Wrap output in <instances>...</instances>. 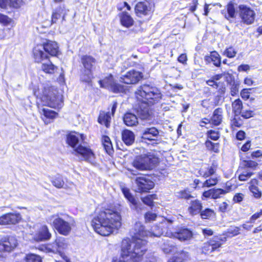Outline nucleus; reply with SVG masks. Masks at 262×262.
Listing matches in <instances>:
<instances>
[{
    "label": "nucleus",
    "instance_id": "nucleus-1",
    "mask_svg": "<svg viewBox=\"0 0 262 262\" xmlns=\"http://www.w3.org/2000/svg\"><path fill=\"white\" fill-rule=\"evenodd\" d=\"M159 163L158 158L155 155L148 153L136 156L132 162V166L136 170L127 168L126 174L128 178L134 180L137 186L138 192H146L154 187L152 181L144 177H138L137 170H150L155 168Z\"/></svg>",
    "mask_w": 262,
    "mask_h": 262
},
{
    "label": "nucleus",
    "instance_id": "nucleus-2",
    "mask_svg": "<svg viewBox=\"0 0 262 262\" xmlns=\"http://www.w3.org/2000/svg\"><path fill=\"white\" fill-rule=\"evenodd\" d=\"M91 225L97 233L102 236H108L121 226V216L117 211L106 209L96 215Z\"/></svg>",
    "mask_w": 262,
    "mask_h": 262
},
{
    "label": "nucleus",
    "instance_id": "nucleus-3",
    "mask_svg": "<svg viewBox=\"0 0 262 262\" xmlns=\"http://www.w3.org/2000/svg\"><path fill=\"white\" fill-rule=\"evenodd\" d=\"M137 98L140 101L135 110L141 119H147L149 116V104H153L161 99V94L156 87L144 84L136 92Z\"/></svg>",
    "mask_w": 262,
    "mask_h": 262
},
{
    "label": "nucleus",
    "instance_id": "nucleus-4",
    "mask_svg": "<svg viewBox=\"0 0 262 262\" xmlns=\"http://www.w3.org/2000/svg\"><path fill=\"white\" fill-rule=\"evenodd\" d=\"M146 241L138 240L132 246L128 239H124L122 241L123 254L130 255L133 262H155V258L151 253L143 257L146 251Z\"/></svg>",
    "mask_w": 262,
    "mask_h": 262
},
{
    "label": "nucleus",
    "instance_id": "nucleus-5",
    "mask_svg": "<svg viewBox=\"0 0 262 262\" xmlns=\"http://www.w3.org/2000/svg\"><path fill=\"white\" fill-rule=\"evenodd\" d=\"M84 140L83 135L78 133H71L67 136L66 142L76 152L81 155L84 160L93 163L95 159V155L92 149L82 144ZM84 144V143H83Z\"/></svg>",
    "mask_w": 262,
    "mask_h": 262
},
{
    "label": "nucleus",
    "instance_id": "nucleus-6",
    "mask_svg": "<svg viewBox=\"0 0 262 262\" xmlns=\"http://www.w3.org/2000/svg\"><path fill=\"white\" fill-rule=\"evenodd\" d=\"M167 222L164 221L160 223V226H156L151 228V231L145 230L144 227L141 222H136L130 230V235L133 241L132 242L129 238V243L132 246L134 245L138 240L146 241L143 238L147 236H160L164 232V228L166 227Z\"/></svg>",
    "mask_w": 262,
    "mask_h": 262
},
{
    "label": "nucleus",
    "instance_id": "nucleus-7",
    "mask_svg": "<svg viewBox=\"0 0 262 262\" xmlns=\"http://www.w3.org/2000/svg\"><path fill=\"white\" fill-rule=\"evenodd\" d=\"M47 221L63 235H69L75 224L73 217L67 214L52 215L48 218Z\"/></svg>",
    "mask_w": 262,
    "mask_h": 262
},
{
    "label": "nucleus",
    "instance_id": "nucleus-8",
    "mask_svg": "<svg viewBox=\"0 0 262 262\" xmlns=\"http://www.w3.org/2000/svg\"><path fill=\"white\" fill-rule=\"evenodd\" d=\"M41 99L44 102L43 105L51 107H60L62 104L60 96L57 95L56 90H54L53 88L45 90Z\"/></svg>",
    "mask_w": 262,
    "mask_h": 262
},
{
    "label": "nucleus",
    "instance_id": "nucleus-9",
    "mask_svg": "<svg viewBox=\"0 0 262 262\" xmlns=\"http://www.w3.org/2000/svg\"><path fill=\"white\" fill-rule=\"evenodd\" d=\"M239 9V17L242 22L247 25L252 24L255 18V13L254 10L244 5H240Z\"/></svg>",
    "mask_w": 262,
    "mask_h": 262
},
{
    "label": "nucleus",
    "instance_id": "nucleus-10",
    "mask_svg": "<svg viewBox=\"0 0 262 262\" xmlns=\"http://www.w3.org/2000/svg\"><path fill=\"white\" fill-rule=\"evenodd\" d=\"M143 77V73L135 70L127 72L120 78V81L128 84H134L138 83Z\"/></svg>",
    "mask_w": 262,
    "mask_h": 262
},
{
    "label": "nucleus",
    "instance_id": "nucleus-11",
    "mask_svg": "<svg viewBox=\"0 0 262 262\" xmlns=\"http://www.w3.org/2000/svg\"><path fill=\"white\" fill-rule=\"evenodd\" d=\"M101 87L108 89L114 93H119L124 90L123 86L116 83L112 75L105 78L104 79L99 80Z\"/></svg>",
    "mask_w": 262,
    "mask_h": 262
},
{
    "label": "nucleus",
    "instance_id": "nucleus-12",
    "mask_svg": "<svg viewBox=\"0 0 262 262\" xmlns=\"http://www.w3.org/2000/svg\"><path fill=\"white\" fill-rule=\"evenodd\" d=\"M17 245V242L14 236L5 237L0 241V252H11Z\"/></svg>",
    "mask_w": 262,
    "mask_h": 262
},
{
    "label": "nucleus",
    "instance_id": "nucleus-13",
    "mask_svg": "<svg viewBox=\"0 0 262 262\" xmlns=\"http://www.w3.org/2000/svg\"><path fill=\"white\" fill-rule=\"evenodd\" d=\"M135 11L138 17L149 15L151 12V4L147 1L138 2L135 6Z\"/></svg>",
    "mask_w": 262,
    "mask_h": 262
},
{
    "label": "nucleus",
    "instance_id": "nucleus-14",
    "mask_svg": "<svg viewBox=\"0 0 262 262\" xmlns=\"http://www.w3.org/2000/svg\"><path fill=\"white\" fill-rule=\"evenodd\" d=\"M21 220L19 213H8L0 216V225H15Z\"/></svg>",
    "mask_w": 262,
    "mask_h": 262
},
{
    "label": "nucleus",
    "instance_id": "nucleus-15",
    "mask_svg": "<svg viewBox=\"0 0 262 262\" xmlns=\"http://www.w3.org/2000/svg\"><path fill=\"white\" fill-rule=\"evenodd\" d=\"M42 48L47 54L52 56H57L59 52L58 45L55 41H48L43 43Z\"/></svg>",
    "mask_w": 262,
    "mask_h": 262
},
{
    "label": "nucleus",
    "instance_id": "nucleus-16",
    "mask_svg": "<svg viewBox=\"0 0 262 262\" xmlns=\"http://www.w3.org/2000/svg\"><path fill=\"white\" fill-rule=\"evenodd\" d=\"M42 46H37L33 49V56L35 61L36 62H42L49 59V56L44 52Z\"/></svg>",
    "mask_w": 262,
    "mask_h": 262
},
{
    "label": "nucleus",
    "instance_id": "nucleus-17",
    "mask_svg": "<svg viewBox=\"0 0 262 262\" xmlns=\"http://www.w3.org/2000/svg\"><path fill=\"white\" fill-rule=\"evenodd\" d=\"M51 237L47 226H42L34 235V239L37 241H42L49 239Z\"/></svg>",
    "mask_w": 262,
    "mask_h": 262
},
{
    "label": "nucleus",
    "instance_id": "nucleus-18",
    "mask_svg": "<svg viewBox=\"0 0 262 262\" xmlns=\"http://www.w3.org/2000/svg\"><path fill=\"white\" fill-rule=\"evenodd\" d=\"M202 204L198 200L191 201L190 206L188 208V211L191 215H195L200 213L202 209Z\"/></svg>",
    "mask_w": 262,
    "mask_h": 262
},
{
    "label": "nucleus",
    "instance_id": "nucleus-19",
    "mask_svg": "<svg viewBox=\"0 0 262 262\" xmlns=\"http://www.w3.org/2000/svg\"><path fill=\"white\" fill-rule=\"evenodd\" d=\"M159 134V130L155 127L146 128L142 132L141 138L149 140H154L153 138L157 137Z\"/></svg>",
    "mask_w": 262,
    "mask_h": 262
},
{
    "label": "nucleus",
    "instance_id": "nucleus-20",
    "mask_svg": "<svg viewBox=\"0 0 262 262\" xmlns=\"http://www.w3.org/2000/svg\"><path fill=\"white\" fill-rule=\"evenodd\" d=\"M39 111L40 114L43 116L42 119L46 124L50 122L48 119H53L57 114L55 112L46 107H39Z\"/></svg>",
    "mask_w": 262,
    "mask_h": 262
},
{
    "label": "nucleus",
    "instance_id": "nucleus-21",
    "mask_svg": "<svg viewBox=\"0 0 262 262\" xmlns=\"http://www.w3.org/2000/svg\"><path fill=\"white\" fill-rule=\"evenodd\" d=\"M192 236V232L187 228L181 229L174 234V237L181 241L189 240Z\"/></svg>",
    "mask_w": 262,
    "mask_h": 262
},
{
    "label": "nucleus",
    "instance_id": "nucleus-22",
    "mask_svg": "<svg viewBox=\"0 0 262 262\" xmlns=\"http://www.w3.org/2000/svg\"><path fill=\"white\" fill-rule=\"evenodd\" d=\"M123 121L125 124L128 126H135L138 124L137 117L131 113H126L123 117Z\"/></svg>",
    "mask_w": 262,
    "mask_h": 262
},
{
    "label": "nucleus",
    "instance_id": "nucleus-23",
    "mask_svg": "<svg viewBox=\"0 0 262 262\" xmlns=\"http://www.w3.org/2000/svg\"><path fill=\"white\" fill-rule=\"evenodd\" d=\"M135 135L129 130L125 129L122 133V139L123 142L127 145H132L135 141Z\"/></svg>",
    "mask_w": 262,
    "mask_h": 262
},
{
    "label": "nucleus",
    "instance_id": "nucleus-24",
    "mask_svg": "<svg viewBox=\"0 0 262 262\" xmlns=\"http://www.w3.org/2000/svg\"><path fill=\"white\" fill-rule=\"evenodd\" d=\"M226 10H223L222 11V14L224 17L228 20H230V18H234L235 14V10L234 4L232 2H230L226 6Z\"/></svg>",
    "mask_w": 262,
    "mask_h": 262
},
{
    "label": "nucleus",
    "instance_id": "nucleus-25",
    "mask_svg": "<svg viewBox=\"0 0 262 262\" xmlns=\"http://www.w3.org/2000/svg\"><path fill=\"white\" fill-rule=\"evenodd\" d=\"M216 170V165L212 164L210 166L204 167L201 168L199 172L203 177L206 178L213 175Z\"/></svg>",
    "mask_w": 262,
    "mask_h": 262
},
{
    "label": "nucleus",
    "instance_id": "nucleus-26",
    "mask_svg": "<svg viewBox=\"0 0 262 262\" xmlns=\"http://www.w3.org/2000/svg\"><path fill=\"white\" fill-rule=\"evenodd\" d=\"M81 62L85 69L92 71L96 63V60L91 56L85 55L81 58Z\"/></svg>",
    "mask_w": 262,
    "mask_h": 262
},
{
    "label": "nucleus",
    "instance_id": "nucleus-27",
    "mask_svg": "<svg viewBox=\"0 0 262 262\" xmlns=\"http://www.w3.org/2000/svg\"><path fill=\"white\" fill-rule=\"evenodd\" d=\"M223 111L222 108H217L214 111L211 119L213 124L219 125L221 123L223 119Z\"/></svg>",
    "mask_w": 262,
    "mask_h": 262
},
{
    "label": "nucleus",
    "instance_id": "nucleus-28",
    "mask_svg": "<svg viewBox=\"0 0 262 262\" xmlns=\"http://www.w3.org/2000/svg\"><path fill=\"white\" fill-rule=\"evenodd\" d=\"M120 21L122 25L127 28L133 26L134 20L127 12H122L120 15Z\"/></svg>",
    "mask_w": 262,
    "mask_h": 262
},
{
    "label": "nucleus",
    "instance_id": "nucleus-29",
    "mask_svg": "<svg viewBox=\"0 0 262 262\" xmlns=\"http://www.w3.org/2000/svg\"><path fill=\"white\" fill-rule=\"evenodd\" d=\"M111 120V117L109 112H101L100 113L98 119V121L100 124H103L108 128L110 126Z\"/></svg>",
    "mask_w": 262,
    "mask_h": 262
},
{
    "label": "nucleus",
    "instance_id": "nucleus-30",
    "mask_svg": "<svg viewBox=\"0 0 262 262\" xmlns=\"http://www.w3.org/2000/svg\"><path fill=\"white\" fill-rule=\"evenodd\" d=\"M205 60L207 62L212 61L213 64L217 67L221 66V57L220 55L215 51L211 53L210 56L205 57Z\"/></svg>",
    "mask_w": 262,
    "mask_h": 262
},
{
    "label": "nucleus",
    "instance_id": "nucleus-31",
    "mask_svg": "<svg viewBox=\"0 0 262 262\" xmlns=\"http://www.w3.org/2000/svg\"><path fill=\"white\" fill-rule=\"evenodd\" d=\"M41 68L42 71L49 74L54 73L56 68L49 59L41 62Z\"/></svg>",
    "mask_w": 262,
    "mask_h": 262
},
{
    "label": "nucleus",
    "instance_id": "nucleus-32",
    "mask_svg": "<svg viewBox=\"0 0 262 262\" xmlns=\"http://www.w3.org/2000/svg\"><path fill=\"white\" fill-rule=\"evenodd\" d=\"M122 192L123 193L125 198L128 201L133 205L135 208L137 207V201L134 196L130 193L129 189L126 187L122 188Z\"/></svg>",
    "mask_w": 262,
    "mask_h": 262
},
{
    "label": "nucleus",
    "instance_id": "nucleus-33",
    "mask_svg": "<svg viewBox=\"0 0 262 262\" xmlns=\"http://www.w3.org/2000/svg\"><path fill=\"white\" fill-rule=\"evenodd\" d=\"M226 241V237H221L217 236L213 237L212 239L209 240V242L211 244L212 249H213L214 251L221 246L223 242H225Z\"/></svg>",
    "mask_w": 262,
    "mask_h": 262
},
{
    "label": "nucleus",
    "instance_id": "nucleus-34",
    "mask_svg": "<svg viewBox=\"0 0 262 262\" xmlns=\"http://www.w3.org/2000/svg\"><path fill=\"white\" fill-rule=\"evenodd\" d=\"M200 214L202 219H210L213 217L215 213L213 209L206 208L203 210H201Z\"/></svg>",
    "mask_w": 262,
    "mask_h": 262
},
{
    "label": "nucleus",
    "instance_id": "nucleus-35",
    "mask_svg": "<svg viewBox=\"0 0 262 262\" xmlns=\"http://www.w3.org/2000/svg\"><path fill=\"white\" fill-rule=\"evenodd\" d=\"M233 111L235 115H240L243 108V103L239 99L234 100L232 104Z\"/></svg>",
    "mask_w": 262,
    "mask_h": 262
},
{
    "label": "nucleus",
    "instance_id": "nucleus-36",
    "mask_svg": "<svg viewBox=\"0 0 262 262\" xmlns=\"http://www.w3.org/2000/svg\"><path fill=\"white\" fill-rule=\"evenodd\" d=\"M102 142L106 152L111 155L113 152V147L110 138L107 136H104Z\"/></svg>",
    "mask_w": 262,
    "mask_h": 262
},
{
    "label": "nucleus",
    "instance_id": "nucleus-37",
    "mask_svg": "<svg viewBox=\"0 0 262 262\" xmlns=\"http://www.w3.org/2000/svg\"><path fill=\"white\" fill-rule=\"evenodd\" d=\"M52 184L58 188L63 187L64 182L61 176L57 174L51 181Z\"/></svg>",
    "mask_w": 262,
    "mask_h": 262
},
{
    "label": "nucleus",
    "instance_id": "nucleus-38",
    "mask_svg": "<svg viewBox=\"0 0 262 262\" xmlns=\"http://www.w3.org/2000/svg\"><path fill=\"white\" fill-rule=\"evenodd\" d=\"M240 228L237 227H231L224 233L226 237H232L239 234Z\"/></svg>",
    "mask_w": 262,
    "mask_h": 262
},
{
    "label": "nucleus",
    "instance_id": "nucleus-39",
    "mask_svg": "<svg viewBox=\"0 0 262 262\" xmlns=\"http://www.w3.org/2000/svg\"><path fill=\"white\" fill-rule=\"evenodd\" d=\"M163 244L161 245V249L165 253H169L174 250V246L170 243V241L163 240Z\"/></svg>",
    "mask_w": 262,
    "mask_h": 262
},
{
    "label": "nucleus",
    "instance_id": "nucleus-40",
    "mask_svg": "<svg viewBox=\"0 0 262 262\" xmlns=\"http://www.w3.org/2000/svg\"><path fill=\"white\" fill-rule=\"evenodd\" d=\"M176 196L179 199H184L185 200H189L193 198L190 192L187 190H181L176 193Z\"/></svg>",
    "mask_w": 262,
    "mask_h": 262
},
{
    "label": "nucleus",
    "instance_id": "nucleus-41",
    "mask_svg": "<svg viewBox=\"0 0 262 262\" xmlns=\"http://www.w3.org/2000/svg\"><path fill=\"white\" fill-rule=\"evenodd\" d=\"M239 115H235L234 118L231 120V125L232 128L235 127H240L243 125V121Z\"/></svg>",
    "mask_w": 262,
    "mask_h": 262
},
{
    "label": "nucleus",
    "instance_id": "nucleus-42",
    "mask_svg": "<svg viewBox=\"0 0 262 262\" xmlns=\"http://www.w3.org/2000/svg\"><path fill=\"white\" fill-rule=\"evenodd\" d=\"M217 182L218 179L216 177L210 178L202 183V188L210 187L214 186L217 183Z\"/></svg>",
    "mask_w": 262,
    "mask_h": 262
},
{
    "label": "nucleus",
    "instance_id": "nucleus-43",
    "mask_svg": "<svg viewBox=\"0 0 262 262\" xmlns=\"http://www.w3.org/2000/svg\"><path fill=\"white\" fill-rule=\"evenodd\" d=\"M92 71L85 69L81 75L80 78L82 81L89 83L92 79Z\"/></svg>",
    "mask_w": 262,
    "mask_h": 262
},
{
    "label": "nucleus",
    "instance_id": "nucleus-44",
    "mask_svg": "<svg viewBox=\"0 0 262 262\" xmlns=\"http://www.w3.org/2000/svg\"><path fill=\"white\" fill-rule=\"evenodd\" d=\"M227 192V190L222 189H213L212 199H216L220 198Z\"/></svg>",
    "mask_w": 262,
    "mask_h": 262
},
{
    "label": "nucleus",
    "instance_id": "nucleus-45",
    "mask_svg": "<svg viewBox=\"0 0 262 262\" xmlns=\"http://www.w3.org/2000/svg\"><path fill=\"white\" fill-rule=\"evenodd\" d=\"M23 4V0H9L8 7L17 9L20 8Z\"/></svg>",
    "mask_w": 262,
    "mask_h": 262
},
{
    "label": "nucleus",
    "instance_id": "nucleus-46",
    "mask_svg": "<svg viewBox=\"0 0 262 262\" xmlns=\"http://www.w3.org/2000/svg\"><path fill=\"white\" fill-rule=\"evenodd\" d=\"M249 190L255 198H260L261 197V192L257 186L254 185H251L249 186Z\"/></svg>",
    "mask_w": 262,
    "mask_h": 262
},
{
    "label": "nucleus",
    "instance_id": "nucleus-47",
    "mask_svg": "<svg viewBox=\"0 0 262 262\" xmlns=\"http://www.w3.org/2000/svg\"><path fill=\"white\" fill-rule=\"evenodd\" d=\"M237 52L232 47L227 48L223 53V55L228 58H233L236 54Z\"/></svg>",
    "mask_w": 262,
    "mask_h": 262
},
{
    "label": "nucleus",
    "instance_id": "nucleus-48",
    "mask_svg": "<svg viewBox=\"0 0 262 262\" xmlns=\"http://www.w3.org/2000/svg\"><path fill=\"white\" fill-rule=\"evenodd\" d=\"M26 259L27 262H42L40 256L33 254L27 255Z\"/></svg>",
    "mask_w": 262,
    "mask_h": 262
},
{
    "label": "nucleus",
    "instance_id": "nucleus-49",
    "mask_svg": "<svg viewBox=\"0 0 262 262\" xmlns=\"http://www.w3.org/2000/svg\"><path fill=\"white\" fill-rule=\"evenodd\" d=\"M156 195H149L146 197H144L142 199L143 202L149 206H151L153 205V200L156 199Z\"/></svg>",
    "mask_w": 262,
    "mask_h": 262
},
{
    "label": "nucleus",
    "instance_id": "nucleus-50",
    "mask_svg": "<svg viewBox=\"0 0 262 262\" xmlns=\"http://www.w3.org/2000/svg\"><path fill=\"white\" fill-rule=\"evenodd\" d=\"M64 241L63 239H58L55 241L53 247H55L57 251H60L61 249L65 248L66 245L63 242Z\"/></svg>",
    "mask_w": 262,
    "mask_h": 262
},
{
    "label": "nucleus",
    "instance_id": "nucleus-51",
    "mask_svg": "<svg viewBox=\"0 0 262 262\" xmlns=\"http://www.w3.org/2000/svg\"><path fill=\"white\" fill-rule=\"evenodd\" d=\"M130 258V255H124L122 251V244H121V255L119 258H117L113 260V262H128Z\"/></svg>",
    "mask_w": 262,
    "mask_h": 262
},
{
    "label": "nucleus",
    "instance_id": "nucleus-52",
    "mask_svg": "<svg viewBox=\"0 0 262 262\" xmlns=\"http://www.w3.org/2000/svg\"><path fill=\"white\" fill-rule=\"evenodd\" d=\"M207 136L209 138L214 141L217 140L220 137L219 132L213 130L208 131Z\"/></svg>",
    "mask_w": 262,
    "mask_h": 262
},
{
    "label": "nucleus",
    "instance_id": "nucleus-53",
    "mask_svg": "<svg viewBox=\"0 0 262 262\" xmlns=\"http://www.w3.org/2000/svg\"><path fill=\"white\" fill-rule=\"evenodd\" d=\"M252 172L248 171H244L241 173L238 177V179L240 181H246L252 175Z\"/></svg>",
    "mask_w": 262,
    "mask_h": 262
},
{
    "label": "nucleus",
    "instance_id": "nucleus-54",
    "mask_svg": "<svg viewBox=\"0 0 262 262\" xmlns=\"http://www.w3.org/2000/svg\"><path fill=\"white\" fill-rule=\"evenodd\" d=\"M174 256L177 257V258H181L182 260V262H183L188 257L189 254L186 252H185L184 251H181L177 253Z\"/></svg>",
    "mask_w": 262,
    "mask_h": 262
},
{
    "label": "nucleus",
    "instance_id": "nucleus-55",
    "mask_svg": "<svg viewBox=\"0 0 262 262\" xmlns=\"http://www.w3.org/2000/svg\"><path fill=\"white\" fill-rule=\"evenodd\" d=\"M144 217L146 222H150L154 221L156 220L157 217V215L154 213L148 212L145 214Z\"/></svg>",
    "mask_w": 262,
    "mask_h": 262
},
{
    "label": "nucleus",
    "instance_id": "nucleus-56",
    "mask_svg": "<svg viewBox=\"0 0 262 262\" xmlns=\"http://www.w3.org/2000/svg\"><path fill=\"white\" fill-rule=\"evenodd\" d=\"M12 21V19L7 15L0 13V23L4 25L10 24Z\"/></svg>",
    "mask_w": 262,
    "mask_h": 262
},
{
    "label": "nucleus",
    "instance_id": "nucleus-57",
    "mask_svg": "<svg viewBox=\"0 0 262 262\" xmlns=\"http://www.w3.org/2000/svg\"><path fill=\"white\" fill-rule=\"evenodd\" d=\"M213 250L212 249V247H211V244L210 242L209 241L207 243L204 244V246L203 247V252L206 254L208 253H211L213 252Z\"/></svg>",
    "mask_w": 262,
    "mask_h": 262
},
{
    "label": "nucleus",
    "instance_id": "nucleus-58",
    "mask_svg": "<svg viewBox=\"0 0 262 262\" xmlns=\"http://www.w3.org/2000/svg\"><path fill=\"white\" fill-rule=\"evenodd\" d=\"M241 116L243 118L245 119H248L251 117L253 116L254 113L252 111H243V112L241 111Z\"/></svg>",
    "mask_w": 262,
    "mask_h": 262
},
{
    "label": "nucleus",
    "instance_id": "nucleus-59",
    "mask_svg": "<svg viewBox=\"0 0 262 262\" xmlns=\"http://www.w3.org/2000/svg\"><path fill=\"white\" fill-rule=\"evenodd\" d=\"M55 11L60 13L61 14H63L62 19H64L66 15V7L64 4L59 6L55 10Z\"/></svg>",
    "mask_w": 262,
    "mask_h": 262
},
{
    "label": "nucleus",
    "instance_id": "nucleus-60",
    "mask_svg": "<svg viewBox=\"0 0 262 262\" xmlns=\"http://www.w3.org/2000/svg\"><path fill=\"white\" fill-rule=\"evenodd\" d=\"M245 166L249 168H255L258 165L256 162L251 160L245 161Z\"/></svg>",
    "mask_w": 262,
    "mask_h": 262
},
{
    "label": "nucleus",
    "instance_id": "nucleus-61",
    "mask_svg": "<svg viewBox=\"0 0 262 262\" xmlns=\"http://www.w3.org/2000/svg\"><path fill=\"white\" fill-rule=\"evenodd\" d=\"M61 15L60 13L55 11L52 14V23H56V21L61 17Z\"/></svg>",
    "mask_w": 262,
    "mask_h": 262
},
{
    "label": "nucleus",
    "instance_id": "nucleus-62",
    "mask_svg": "<svg viewBox=\"0 0 262 262\" xmlns=\"http://www.w3.org/2000/svg\"><path fill=\"white\" fill-rule=\"evenodd\" d=\"M206 83L208 85L212 86L215 89H217L219 87V83L216 81L213 80V79L212 78L211 79L207 80L206 81Z\"/></svg>",
    "mask_w": 262,
    "mask_h": 262
},
{
    "label": "nucleus",
    "instance_id": "nucleus-63",
    "mask_svg": "<svg viewBox=\"0 0 262 262\" xmlns=\"http://www.w3.org/2000/svg\"><path fill=\"white\" fill-rule=\"evenodd\" d=\"M238 92V85L237 84H233L231 88V95L235 96Z\"/></svg>",
    "mask_w": 262,
    "mask_h": 262
},
{
    "label": "nucleus",
    "instance_id": "nucleus-64",
    "mask_svg": "<svg viewBox=\"0 0 262 262\" xmlns=\"http://www.w3.org/2000/svg\"><path fill=\"white\" fill-rule=\"evenodd\" d=\"M233 200L235 202H241L243 200V194L242 193H237L234 196Z\"/></svg>",
    "mask_w": 262,
    "mask_h": 262
}]
</instances>
